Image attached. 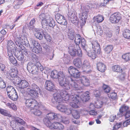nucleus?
Here are the masks:
<instances>
[{
  "instance_id": "obj_41",
  "label": "nucleus",
  "mask_w": 130,
  "mask_h": 130,
  "mask_svg": "<svg viewBox=\"0 0 130 130\" xmlns=\"http://www.w3.org/2000/svg\"><path fill=\"white\" fill-rule=\"evenodd\" d=\"M90 64L89 62L87 60H85L83 62V64H82V68L83 69H88L90 67Z\"/></svg>"
},
{
  "instance_id": "obj_1",
  "label": "nucleus",
  "mask_w": 130,
  "mask_h": 130,
  "mask_svg": "<svg viewBox=\"0 0 130 130\" xmlns=\"http://www.w3.org/2000/svg\"><path fill=\"white\" fill-rule=\"evenodd\" d=\"M81 43L82 46L84 50H86V48L87 47V45H86V42L85 39L82 38L79 34H76L75 37V44L73 46H70L69 47V52L71 55L75 56L76 55H78V56L81 57L82 55L81 54H78V53L81 51L80 50V48L79 46V44Z\"/></svg>"
},
{
  "instance_id": "obj_32",
  "label": "nucleus",
  "mask_w": 130,
  "mask_h": 130,
  "mask_svg": "<svg viewBox=\"0 0 130 130\" xmlns=\"http://www.w3.org/2000/svg\"><path fill=\"white\" fill-rule=\"evenodd\" d=\"M30 49L32 51L36 54H39L41 52L42 48L41 46H39L38 47H32V46L30 47Z\"/></svg>"
},
{
  "instance_id": "obj_50",
  "label": "nucleus",
  "mask_w": 130,
  "mask_h": 130,
  "mask_svg": "<svg viewBox=\"0 0 130 130\" xmlns=\"http://www.w3.org/2000/svg\"><path fill=\"white\" fill-rule=\"evenodd\" d=\"M58 73L57 71L56 70L52 71L51 73V77L54 78H57Z\"/></svg>"
},
{
  "instance_id": "obj_3",
  "label": "nucleus",
  "mask_w": 130,
  "mask_h": 130,
  "mask_svg": "<svg viewBox=\"0 0 130 130\" xmlns=\"http://www.w3.org/2000/svg\"><path fill=\"white\" fill-rule=\"evenodd\" d=\"M13 36L15 38V43L17 46L19 47L20 51L25 55H27L28 54L27 51L22 44L25 45L27 47L30 46L29 42L27 40L26 35L25 34L23 35L21 34L18 33L14 34Z\"/></svg>"
},
{
  "instance_id": "obj_52",
  "label": "nucleus",
  "mask_w": 130,
  "mask_h": 130,
  "mask_svg": "<svg viewBox=\"0 0 130 130\" xmlns=\"http://www.w3.org/2000/svg\"><path fill=\"white\" fill-rule=\"evenodd\" d=\"M108 96L109 98H111L112 99H114L116 98L117 96V94L114 92H110L107 93Z\"/></svg>"
},
{
  "instance_id": "obj_64",
  "label": "nucleus",
  "mask_w": 130,
  "mask_h": 130,
  "mask_svg": "<svg viewBox=\"0 0 130 130\" xmlns=\"http://www.w3.org/2000/svg\"><path fill=\"white\" fill-rule=\"evenodd\" d=\"M124 115L125 118H128L130 117V110L127 111Z\"/></svg>"
},
{
  "instance_id": "obj_59",
  "label": "nucleus",
  "mask_w": 130,
  "mask_h": 130,
  "mask_svg": "<svg viewBox=\"0 0 130 130\" xmlns=\"http://www.w3.org/2000/svg\"><path fill=\"white\" fill-rule=\"evenodd\" d=\"M59 125L57 126L56 129L62 130L64 128V126L61 123L58 122V124Z\"/></svg>"
},
{
  "instance_id": "obj_12",
  "label": "nucleus",
  "mask_w": 130,
  "mask_h": 130,
  "mask_svg": "<svg viewBox=\"0 0 130 130\" xmlns=\"http://www.w3.org/2000/svg\"><path fill=\"white\" fill-rule=\"evenodd\" d=\"M27 69L29 73L34 74H37L39 71L37 63L35 64L31 62H29L27 65Z\"/></svg>"
},
{
  "instance_id": "obj_22",
  "label": "nucleus",
  "mask_w": 130,
  "mask_h": 130,
  "mask_svg": "<svg viewBox=\"0 0 130 130\" xmlns=\"http://www.w3.org/2000/svg\"><path fill=\"white\" fill-rule=\"evenodd\" d=\"M35 31L36 32L35 34V36L40 40L42 39L43 38V35L44 34V31L43 30L35 28Z\"/></svg>"
},
{
  "instance_id": "obj_8",
  "label": "nucleus",
  "mask_w": 130,
  "mask_h": 130,
  "mask_svg": "<svg viewBox=\"0 0 130 130\" xmlns=\"http://www.w3.org/2000/svg\"><path fill=\"white\" fill-rule=\"evenodd\" d=\"M81 8L83 10V12L82 13L79 14V17L80 19V25L81 27H82L86 23V21L88 15L89 7L87 5L85 6V7H83L81 6Z\"/></svg>"
},
{
  "instance_id": "obj_46",
  "label": "nucleus",
  "mask_w": 130,
  "mask_h": 130,
  "mask_svg": "<svg viewBox=\"0 0 130 130\" xmlns=\"http://www.w3.org/2000/svg\"><path fill=\"white\" fill-rule=\"evenodd\" d=\"M103 89L105 93H108L110 92V87L107 85H104L103 86Z\"/></svg>"
},
{
  "instance_id": "obj_56",
  "label": "nucleus",
  "mask_w": 130,
  "mask_h": 130,
  "mask_svg": "<svg viewBox=\"0 0 130 130\" xmlns=\"http://www.w3.org/2000/svg\"><path fill=\"white\" fill-rule=\"evenodd\" d=\"M31 42H32V45L33 46L32 47L41 46L38 42L35 40H31Z\"/></svg>"
},
{
  "instance_id": "obj_11",
  "label": "nucleus",
  "mask_w": 130,
  "mask_h": 130,
  "mask_svg": "<svg viewBox=\"0 0 130 130\" xmlns=\"http://www.w3.org/2000/svg\"><path fill=\"white\" fill-rule=\"evenodd\" d=\"M25 103L26 106L28 108H34L39 107L38 103L35 99L29 98L25 99Z\"/></svg>"
},
{
  "instance_id": "obj_51",
  "label": "nucleus",
  "mask_w": 130,
  "mask_h": 130,
  "mask_svg": "<svg viewBox=\"0 0 130 130\" xmlns=\"http://www.w3.org/2000/svg\"><path fill=\"white\" fill-rule=\"evenodd\" d=\"M6 87V84L5 82L2 78L0 77V88H4Z\"/></svg>"
},
{
  "instance_id": "obj_37",
  "label": "nucleus",
  "mask_w": 130,
  "mask_h": 130,
  "mask_svg": "<svg viewBox=\"0 0 130 130\" xmlns=\"http://www.w3.org/2000/svg\"><path fill=\"white\" fill-rule=\"evenodd\" d=\"M0 68V71L1 73L6 75H7V71H6V68L4 64H1Z\"/></svg>"
},
{
  "instance_id": "obj_18",
  "label": "nucleus",
  "mask_w": 130,
  "mask_h": 130,
  "mask_svg": "<svg viewBox=\"0 0 130 130\" xmlns=\"http://www.w3.org/2000/svg\"><path fill=\"white\" fill-rule=\"evenodd\" d=\"M20 79L19 80V82L14 81V83L18 84L19 88L22 89L26 88L29 86L28 82L25 80H21L20 81Z\"/></svg>"
},
{
  "instance_id": "obj_23",
  "label": "nucleus",
  "mask_w": 130,
  "mask_h": 130,
  "mask_svg": "<svg viewBox=\"0 0 130 130\" xmlns=\"http://www.w3.org/2000/svg\"><path fill=\"white\" fill-rule=\"evenodd\" d=\"M97 68L99 71L102 72H104L106 69L105 65L102 62H99L97 63Z\"/></svg>"
},
{
  "instance_id": "obj_17",
  "label": "nucleus",
  "mask_w": 130,
  "mask_h": 130,
  "mask_svg": "<svg viewBox=\"0 0 130 130\" xmlns=\"http://www.w3.org/2000/svg\"><path fill=\"white\" fill-rule=\"evenodd\" d=\"M55 17L56 20L58 23L64 25L67 24V21L63 16L57 13Z\"/></svg>"
},
{
  "instance_id": "obj_9",
  "label": "nucleus",
  "mask_w": 130,
  "mask_h": 130,
  "mask_svg": "<svg viewBox=\"0 0 130 130\" xmlns=\"http://www.w3.org/2000/svg\"><path fill=\"white\" fill-rule=\"evenodd\" d=\"M42 28L47 29L49 27L53 28L55 25L53 19L49 16L46 17V18L42 21Z\"/></svg>"
},
{
  "instance_id": "obj_13",
  "label": "nucleus",
  "mask_w": 130,
  "mask_h": 130,
  "mask_svg": "<svg viewBox=\"0 0 130 130\" xmlns=\"http://www.w3.org/2000/svg\"><path fill=\"white\" fill-rule=\"evenodd\" d=\"M57 108L59 111L67 115H70L72 112L71 108L69 106H66L64 104L57 106Z\"/></svg>"
},
{
  "instance_id": "obj_4",
  "label": "nucleus",
  "mask_w": 130,
  "mask_h": 130,
  "mask_svg": "<svg viewBox=\"0 0 130 130\" xmlns=\"http://www.w3.org/2000/svg\"><path fill=\"white\" fill-rule=\"evenodd\" d=\"M60 117V115L53 112H50L47 113L46 117L43 119V121L44 124L50 129H56L57 126L59 125L58 122H54L51 123V121L53 120H58Z\"/></svg>"
},
{
  "instance_id": "obj_16",
  "label": "nucleus",
  "mask_w": 130,
  "mask_h": 130,
  "mask_svg": "<svg viewBox=\"0 0 130 130\" xmlns=\"http://www.w3.org/2000/svg\"><path fill=\"white\" fill-rule=\"evenodd\" d=\"M121 19V14L119 13H115L112 14L110 16V20L111 23H117Z\"/></svg>"
},
{
  "instance_id": "obj_28",
  "label": "nucleus",
  "mask_w": 130,
  "mask_h": 130,
  "mask_svg": "<svg viewBox=\"0 0 130 130\" xmlns=\"http://www.w3.org/2000/svg\"><path fill=\"white\" fill-rule=\"evenodd\" d=\"M68 38L72 40L74 37V31L73 29L71 28H68V31L67 32Z\"/></svg>"
},
{
  "instance_id": "obj_47",
  "label": "nucleus",
  "mask_w": 130,
  "mask_h": 130,
  "mask_svg": "<svg viewBox=\"0 0 130 130\" xmlns=\"http://www.w3.org/2000/svg\"><path fill=\"white\" fill-rule=\"evenodd\" d=\"M0 113L2 115L8 117H11V115L8 113L7 110L1 108H0Z\"/></svg>"
},
{
  "instance_id": "obj_33",
  "label": "nucleus",
  "mask_w": 130,
  "mask_h": 130,
  "mask_svg": "<svg viewBox=\"0 0 130 130\" xmlns=\"http://www.w3.org/2000/svg\"><path fill=\"white\" fill-rule=\"evenodd\" d=\"M93 19L94 21L99 23L102 22L104 20V18L103 15H98L97 16L94 17Z\"/></svg>"
},
{
  "instance_id": "obj_49",
  "label": "nucleus",
  "mask_w": 130,
  "mask_h": 130,
  "mask_svg": "<svg viewBox=\"0 0 130 130\" xmlns=\"http://www.w3.org/2000/svg\"><path fill=\"white\" fill-rule=\"evenodd\" d=\"M61 120L62 122L65 124H68L69 123V119L68 117H66L64 116L63 117H61Z\"/></svg>"
},
{
  "instance_id": "obj_29",
  "label": "nucleus",
  "mask_w": 130,
  "mask_h": 130,
  "mask_svg": "<svg viewBox=\"0 0 130 130\" xmlns=\"http://www.w3.org/2000/svg\"><path fill=\"white\" fill-rule=\"evenodd\" d=\"M112 69L113 71L119 73H122L123 71L121 67L117 65L112 66Z\"/></svg>"
},
{
  "instance_id": "obj_20",
  "label": "nucleus",
  "mask_w": 130,
  "mask_h": 130,
  "mask_svg": "<svg viewBox=\"0 0 130 130\" xmlns=\"http://www.w3.org/2000/svg\"><path fill=\"white\" fill-rule=\"evenodd\" d=\"M45 87L46 89L49 91L54 90L55 86L53 82L50 80H47L45 84Z\"/></svg>"
},
{
  "instance_id": "obj_62",
  "label": "nucleus",
  "mask_w": 130,
  "mask_h": 130,
  "mask_svg": "<svg viewBox=\"0 0 130 130\" xmlns=\"http://www.w3.org/2000/svg\"><path fill=\"white\" fill-rule=\"evenodd\" d=\"M46 16L45 14L43 13L40 15L39 17V18L42 21L43 20L46 19Z\"/></svg>"
},
{
  "instance_id": "obj_38",
  "label": "nucleus",
  "mask_w": 130,
  "mask_h": 130,
  "mask_svg": "<svg viewBox=\"0 0 130 130\" xmlns=\"http://www.w3.org/2000/svg\"><path fill=\"white\" fill-rule=\"evenodd\" d=\"M6 91L8 95L16 91L14 88L11 86H8L6 88Z\"/></svg>"
},
{
  "instance_id": "obj_39",
  "label": "nucleus",
  "mask_w": 130,
  "mask_h": 130,
  "mask_svg": "<svg viewBox=\"0 0 130 130\" xmlns=\"http://www.w3.org/2000/svg\"><path fill=\"white\" fill-rule=\"evenodd\" d=\"M113 47L111 45H108L105 46L104 50L105 52L108 54L110 53L113 50Z\"/></svg>"
},
{
  "instance_id": "obj_27",
  "label": "nucleus",
  "mask_w": 130,
  "mask_h": 130,
  "mask_svg": "<svg viewBox=\"0 0 130 130\" xmlns=\"http://www.w3.org/2000/svg\"><path fill=\"white\" fill-rule=\"evenodd\" d=\"M87 47L86 48V50H84L87 53V55L89 56L92 59H95L96 57V55L95 53L91 50H88V48H87Z\"/></svg>"
},
{
  "instance_id": "obj_10",
  "label": "nucleus",
  "mask_w": 130,
  "mask_h": 130,
  "mask_svg": "<svg viewBox=\"0 0 130 130\" xmlns=\"http://www.w3.org/2000/svg\"><path fill=\"white\" fill-rule=\"evenodd\" d=\"M68 15L70 21L75 25H78L79 21L76 16L77 13L73 11V9H69Z\"/></svg>"
},
{
  "instance_id": "obj_15",
  "label": "nucleus",
  "mask_w": 130,
  "mask_h": 130,
  "mask_svg": "<svg viewBox=\"0 0 130 130\" xmlns=\"http://www.w3.org/2000/svg\"><path fill=\"white\" fill-rule=\"evenodd\" d=\"M52 102L54 104H58L60 105L61 104H63L64 102L61 98L59 94L56 93L54 94L53 98L52 99Z\"/></svg>"
},
{
  "instance_id": "obj_2",
  "label": "nucleus",
  "mask_w": 130,
  "mask_h": 130,
  "mask_svg": "<svg viewBox=\"0 0 130 130\" xmlns=\"http://www.w3.org/2000/svg\"><path fill=\"white\" fill-rule=\"evenodd\" d=\"M59 95L62 100L66 101V103H68L70 105L75 108L78 107L79 99V95L71 93V94L69 95L67 92L63 90H60Z\"/></svg>"
},
{
  "instance_id": "obj_43",
  "label": "nucleus",
  "mask_w": 130,
  "mask_h": 130,
  "mask_svg": "<svg viewBox=\"0 0 130 130\" xmlns=\"http://www.w3.org/2000/svg\"><path fill=\"white\" fill-rule=\"evenodd\" d=\"M16 122L24 126H27L26 123L22 119L16 117L15 119Z\"/></svg>"
},
{
  "instance_id": "obj_7",
  "label": "nucleus",
  "mask_w": 130,
  "mask_h": 130,
  "mask_svg": "<svg viewBox=\"0 0 130 130\" xmlns=\"http://www.w3.org/2000/svg\"><path fill=\"white\" fill-rule=\"evenodd\" d=\"M27 89V92L28 94L33 97H37L39 94H41V90L39 86L35 84L29 86Z\"/></svg>"
},
{
  "instance_id": "obj_45",
  "label": "nucleus",
  "mask_w": 130,
  "mask_h": 130,
  "mask_svg": "<svg viewBox=\"0 0 130 130\" xmlns=\"http://www.w3.org/2000/svg\"><path fill=\"white\" fill-rule=\"evenodd\" d=\"M122 58L126 61L130 60V53H126L123 55Z\"/></svg>"
},
{
  "instance_id": "obj_5",
  "label": "nucleus",
  "mask_w": 130,
  "mask_h": 130,
  "mask_svg": "<svg viewBox=\"0 0 130 130\" xmlns=\"http://www.w3.org/2000/svg\"><path fill=\"white\" fill-rule=\"evenodd\" d=\"M71 82H70V85L73 89L75 90H80L82 89L81 85L87 86L90 84L89 79L85 76H83L79 79H77L75 80L71 78Z\"/></svg>"
},
{
  "instance_id": "obj_53",
  "label": "nucleus",
  "mask_w": 130,
  "mask_h": 130,
  "mask_svg": "<svg viewBox=\"0 0 130 130\" xmlns=\"http://www.w3.org/2000/svg\"><path fill=\"white\" fill-rule=\"evenodd\" d=\"M103 104V103L102 102L98 101L96 102V103L94 104V106L96 108H101L102 107Z\"/></svg>"
},
{
  "instance_id": "obj_31",
  "label": "nucleus",
  "mask_w": 130,
  "mask_h": 130,
  "mask_svg": "<svg viewBox=\"0 0 130 130\" xmlns=\"http://www.w3.org/2000/svg\"><path fill=\"white\" fill-rule=\"evenodd\" d=\"M41 108L40 107L37 108H35L32 111V112L35 115L39 116L42 114L41 111L39 110Z\"/></svg>"
},
{
  "instance_id": "obj_58",
  "label": "nucleus",
  "mask_w": 130,
  "mask_h": 130,
  "mask_svg": "<svg viewBox=\"0 0 130 130\" xmlns=\"http://www.w3.org/2000/svg\"><path fill=\"white\" fill-rule=\"evenodd\" d=\"M93 94L95 96H99L100 95V92L99 90H95L94 91Z\"/></svg>"
},
{
  "instance_id": "obj_6",
  "label": "nucleus",
  "mask_w": 130,
  "mask_h": 130,
  "mask_svg": "<svg viewBox=\"0 0 130 130\" xmlns=\"http://www.w3.org/2000/svg\"><path fill=\"white\" fill-rule=\"evenodd\" d=\"M57 78L58 79L60 85L63 88L67 90H69L71 86L68 79L66 78L64 74L62 71L58 73Z\"/></svg>"
},
{
  "instance_id": "obj_54",
  "label": "nucleus",
  "mask_w": 130,
  "mask_h": 130,
  "mask_svg": "<svg viewBox=\"0 0 130 130\" xmlns=\"http://www.w3.org/2000/svg\"><path fill=\"white\" fill-rule=\"evenodd\" d=\"M35 19H33L30 21L29 25V28L32 30L34 28V25L35 23Z\"/></svg>"
},
{
  "instance_id": "obj_26",
  "label": "nucleus",
  "mask_w": 130,
  "mask_h": 130,
  "mask_svg": "<svg viewBox=\"0 0 130 130\" xmlns=\"http://www.w3.org/2000/svg\"><path fill=\"white\" fill-rule=\"evenodd\" d=\"M14 53V55L18 60L20 61H22L24 60V55L22 52L17 51V52Z\"/></svg>"
},
{
  "instance_id": "obj_42",
  "label": "nucleus",
  "mask_w": 130,
  "mask_h": 130,
  "mask_svg": "<svg viewBox=\"0 0 130 130\" xmlns=\"http://www.w3.org/2000/svg\"><path fill=\"white\" fill-rule=\"evenodd\" d=\"M104 35L107 38H111L112 36V31L108 29H107L104 31Z\"/></svg>"
},
{
  "instance_id": "obj_60",
  "label": "nucleus",
  "mask_w": 130,
  "mask_h": 130,
  "mask_svg": "<svg viewBox=\"0 0 130 130\" xmlns=\"http://www.w3.org/2000/svg\"><path fill=\"white\" fill-rule=\"evenodd\" d=\"M44 37L47 41L50 42H51V38L49 35L48 34L45 35H44Z\"/></svg>"
},
{
  "instance_id": "obj_40",
  "label": "nucleus",
  "mask_w": 130,
  "mask_h": 130,
  "mask_svg": "<svg viewBox=\"0 0 130 130\" xmlns=\"http://www.w3.org/2000/svg\"><path fill=\"white\" fill-rule=\"evenodd\" d=\"M96 33L98 35L101 36L103 33V31L101 27L99 26H96V29L95 32V34Z\"/></svg>"
},
{
  "instance_id": "obj_57",
  "label": "nucleus",
  "mask_w": 130,
  "mask_h": 130,
  "mask_svg": "<svg viewBox=\"0 0 130 130\" xmlns=\"http://www.w3.org/2000/svg\"><path fill=\"white\" fill-rule=\"evenodd\" d=\"M13 8L15 9H18L19 7V5L18 3V1H14L13 3Z\"/></svg>"
},
{
  "instance_id": "obj_30",
  "label": "nucleus",
  "mask_w": 130,
  "mask_h": 130,
  "mask_svg": "<svg viewBox=\"0 0 130 130\" xmlns=\"http://www.w3.org/2000/svg\"><path fill=\"white\" fill-rule=\"evenodd\" d=\"M8 96L9 98L13 101H16L18 98V95L16 91L10 94H9Z\"/></svg>"
},
{
  "instance_id": "obj_24",
  "label": "nucleus",
  "mask_w": 130,
  "mask_h": 130,
  "mask_svg": "<svg viewBox=\"0 0 130 130\" xmlns=\"http://www.w3.org/2000/svg\"><path fill=\"white\" fill-rule=\"evenodd\" d=\"M89 94V91H86L81 95V98L83 102H86L90 99V96Z\"/></svg>"
},
{
  "instance_id": "obj_21",
  "label": "nucleus",
  "mask_w": 130,
  "mask_h": 130,
  "mask_svg": "<svg viewBox=\"0 0 130 130\" xmlns=\"http://www.w3.org/2000/svg\"><path fill=\"white\" fill-rule=\"evenodd\" d=\"M17 72H13L11 74H8L7 72V74L6 75L8 76H10L9 78L11 80H12L13 82L14 81L19 82V80L21 79L17 75Z\"/></svg>"
},
{
  "instance_id": "obj_34",
  "label": "nucleus",
  "mask_w": 130,
  "mask_h": 130,
  "mask_svg": "<svg viewBox=\"0 0 130 130\" xmlns=\"http://www.w3.org/2000/svg\"><path fill=\"white\" fill-rule=\"evenodd\" d=\"M8 48L12 49L13 50L16 49L15 45L12 41L11 40H9L7 44Z\"/></svg>"
},
{
  "instance_id": "obj_19",
  "label": "nucleus",
  "mask_w": 130,
  "mask_h": 130,
  "mask_svg": "<svg viewBox=\"0 0 130 130\" xmlns=\"http://www.w3.org/2000/svg\"><path fill=\"white\" fill-rule=\"evenodd\" d=\"M92 48L95 52H96L98 54H100V45L96 41H93L91 43Z\"/></svg>"
},
{
  "instance_id": "obj_14",
  "label": "nucleus",
  "mask_w": 130,
  "mask_h": 130,
  "mask_svg": "<svg viewBox=\"0 0 130 130\" xmlns=\"http://www.w3.org/2000/svg\"><path fill=\"white\" fill-rule=\"evenodd\" d=\"M68 71L69 73L74 78H78L80 76V72L73 67L70 66L68 68Z\"/></svg>"
},
{
  "instance_id": "obj_63",
  "label": "nucleus",
  "mask_w": 130,
  "mask_h": 130,
  "mask_svg": "<svg viewBox=\"0 0 130 130\" xmlns=\"http://www.w3.org/2000/svg\"><path fill=\"white\" fill-rule=\"evenodd\" d=\"M89 112L90 115H96L97 114V112L94 110H91Z\"/></svg>"
},
{
  "instance_id": "obj_36",
  "label": "nucleus",
  "mask_w": 130,
  "mask_h": 130,
  "mask_svg": "<svg viewBox=\"0 0 130 130\" xmlns=\"http://www.w3.org/2000/svg\"><path fill=\"white\" fill-rule=\"evenodd\" d=\"M128 109V106L124 105L122 106L120 109L119 111L122 115H124Z\"/></svg>"
},
{
  "instance_id": "obj_25",
  "label": "nucleus",
  "mask_w": 130,
  "mask_h": 130,
  "mask_svg": "<svg viewBox=\"0 0 130 130\" xmlns=\"http://www.w3.org/2000/svg\"><path fill=\"white\" fill-rule=\"evenodd\" d=\"M73 63L74 66L78 68H80L82 67V61L80 58H77L74 59L73 61Z\"/></svg>"
},
{
  "instance_id": "obj_44",
  "label": "nucleus",
  "mask_w": 130,
  "mask_h": 130,
  "mask_svg": "<svg viewBox=\"0 0 130 130\" xmlns=\"http://www.w3.org/2000/svg\"><path fill=\"white\" fill-rule=\"evenodd\" d=\"M73 117L75 119H78L80 117V114L78 111L76 110H73L72 112Z\"/></svg>"
},
{
  "instance_id": "obj_61",
  "label": "nucleus",
  "mask_w": 130,
  "mask_h": 130,
  "mask_svg": "<svg viewBox=\"0 0 130 130\" xmlns=\"http://www.w3.org/2000/svg\"><path fill=\"white\" fill-rule=\"evenodd\" d=\"M129 122H130V119L124 122L123 124V126L124 127L127 126L129 124Z\"/></svg>"
},
{
  "instance_id": "obj_55",
  "label": "nucleus",
  "mask_w": 130,
  "mask_h": 130,
  "mask_svg": "<svg viewBox=\"0 0 130 130\" xmlns=\"http://www.w3.org/2000/svg\"><path fill=\"white\" fill-rule=\"evenodd\" d=\"M11 63L14 65H16L17 64V61L12 56L11 57L9 58Z\"/></svg>"
},
{
  "instance_id": "obj_48",
  "label": "nucleus",
  "mask_w": 130,
  "mask_h": 130,
  "mask_svg": "<svg viewBox=\"0 0 130 130\" xmlns=\"http://www.w3.org/2000/svg\"><path fill=\"white\" fill-rule=\"evenodd\" d=\"M8 55L9 56V58L11 57L12 56H13L12 53H13L14 54V52H17L16 49L15 50V51L12 49L8 48Z\"/></svg>"
},
{
  "instance_id": "obj_35",
  "label": "nucleus",
  "mask_w": 130,
  "mask_h": 130,
  "mask_svg": "<svg viewBox=\"0 0 130 130\" xmlns=\"http://www.w3.org/2000/svg\"><path fill=\"white\" fill-rule=\"evenodd\" d=\"M123 35L124 37L127 39H130V30L127 29H124Z\"/></svg>"
}]
</instances>
